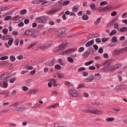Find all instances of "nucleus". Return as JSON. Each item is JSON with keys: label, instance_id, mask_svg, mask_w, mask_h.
Wrapping results in <instances>:
<instances>
[{"label": "nucleus", "instance_id": "nucleus-21", "mask_svg": "<svg viewBox=\"0 0 127 127\" xmlns=\"http://www.w3.org/2000/svg\"><path fill=\"white\" fill-rule=\"evenodd\" d=\"M90 7L91 9L93 10H95L96 9L95 5L94 4H92L90 5Z\"/></svg>", "mask_w": 127, "mask_h": 127}, {"label": "nucleus", "instance_id": "nucleus-49", "mask_svg": "<svg viewBox=\"0 0 127 127\" xmlns=\"http://www.w3.org/2000/svg\"><path fill=\"white\" fill-rule=\"evenodd\" d=\"M58 75L59 77L60 78H63L64 77V75L63 73H59Z\"/></svg>", "mask_w": 127, "mask_h": 127}, {"label": "nucleus", "instance_id": "nucleus-56", "mask_svg": "<svg viewBox=\"0 0 127 127\" xmlns=\"http://www.w3.org/2000/svg\"><path fill=\"white\" fill-rule=\"evenodd\" d=\"M23 56H22V55H20V56H17V59H18L19 60H22L23 59Z\"/></svg>", "mask_w": 127, "mask_h": 127}, {"label": "nucleus", "instance_id": "nucleus-23", "mask_svg": "<svg viewBox=\"0 0 127 127\" xmlns=\"http://www.w3.org/2000/svg\"><path fill=\"white\" fill-rule=\"evenodd\" d=\"M90 54V53L89 52H86L84 53L82 55V56L84 57V58H86L89 56Z\"/></svg>", "mask_w": 127, "mask_h": 127}, {"label": "nucleus", "instance_id": "nucleus-4", "mask_svg": "<svg viewBox=\"0 0 127 127\" xmlns=\"http://www.w3.org/2000/svg\"><path fill=\"white\" fill-rule=\"evenodd\" d=\"M27 109V108L24 106H21L18 107L16 109V110L18 111H25Z\"/></svg>", "mask_w": 127, "mask_h": 127}, {"label": "nucleus", "instance_id": "nucleus-46", "mask_svg": "<svg viewBox=\"0 0 127 127\" xmlns=\"http://www.w3.org/2000/svg\"><path fill=\"white\" fill-rule=\"evenodd\" d=\"M8 58V57L7 56H5L1 57L0 59L1 60H4L7 59Z\"/></svg>", "mask_w": 127, "mask_h": 127}, {"label": "nucleus", "instance_id": "nucleus-57", "mask_svg": "<svg viewBox=\"0 0 127 127\" xmlns=\"http://www.w3.org/2000/svg\"><path fill=\"white\" fill-rule=\"evenodd\" d=\"M98 52L100 53H101L103 52V49L102 47L100 48L98 50Z\"/></svg>", "mask_w": 127, "mask_h": 127}, {"label": "nucleus", "instance_id": "nucleus-11", "mask_svg": "<svg viewBox=\"0 0 127 127\" xmlns=\"http://www.w3.org/2000/svg\"><path fill=\"white\" fill-rule=\"evenodd\" d=\"M59 103H57L54 104V105H51L50 106H49L48 107V108H55L57 106H59Z\"/></svg>", "mask_w": 127, "mask_h": 127}, {"label": "nucleus", "instance_id": "nucleus-38", "mask_svg": "<svg viewBox=\"0 0 127 127\" xmlns=\"http://www.w3.org/2000/svg\"><path fill=\"white\" fill-rule=\"evenodd\" d=\"M116 33V31L115 30H114L112 31L111 32L109 33V35L111 36L115 34Z\"/></svg>", "mask_w": 127, "mask_h": 127}, {"label": "nucleus", "instance_id": "nucleus-36", "mask_svg": "<svg viewBox=\"0 0 127 127\" xmlns=\"http://www.w3.org/2000/svg\"><path fill=\"white\" fill-rule=\"evenodd\" d=\"M123 89V88H114L113 90L114 91H120Z\"/></svg>", "mask_w": 127, "mask_h": 127}, {"label": "nucleus", "instance_id": "nucleus-35", "mask_svg": "<svg viewBox=\"0 0 127 127\" xmlns=\"http://www.w3.org/2000/svg\"><path fill=\"white\" fill-rule=\"evenodd\" d=\"M55 67L56 69L59 70L61 69V67L59 64H58L55 66Z\"/></svg>", "mask_w": 127, "mask_h": 127}, {"label": "nucleus", "instance_id": "nucleus-31", "mask_svg": "<svg viewBox=\"0 0 127 127\" xmlns=\"http://www.w3.org/2000/svg\"><path fill=\"white\" fill-rule=\"evenodd\" d=\"M40 104L39 103L36 104L33 106V108H40Z\"/></svg>", "mask_w": 127, "mask_h": 127}, {"label": "nucleus", "instance_id": "nucleus-15", "mask_svg": "<svg viewBox=\"0 0 127 127\" xmlns=\"http://www.w3.org/2000/svg\"><path fill=\"white\" fill-rule=\"evenodd\" d=\"M58 9H55L53 10H51L50 11H48L47 12V13L48 14H52L53 13H55L57 11H59Z\"/></svg>", "mask_w": 127, "mask_h": 127}, {"label": "nucleus", "instance_id": "nucleus-58", "mask_svg": "<svg viewBox=\"0 0 127 127\" xmlns=\"http://www.w3.org/2000/svg\"><path fill=\"white\" fill-rule=\"evenodd\" d=\"M19 41V40L18 39H16L15 40V43L16 45H18Z\"/></svg>", "mask_w": 127, "mask_h": 127}, {"label": "nucleus", "instance_id": "nucleus-33", "mask_svg": "<svg viewBox=\"0 0 127 127\" xmlns=\"http://www.w3.org/2000/svg\"><path fill=\"white\" fill-rule=\"evenodd\" d=\"M78 9V8L76 7V6H75L73 7L72 11L74 12H75L77 11Z\"/></svg>", "mask_w": 127, "mask_h": 127}, {"label": "nucleus", "instance_id": "nucleus-25", "mask_svg": "<svg viewBox=\"0 0 127 127\" xmlns=\"http://www.w3.org/2000/svg\"><path fill=\"white\" fill-rule=\"evenodd\" d=\"M116 87H127V85L125 84H121L116 86Z\"/></svg>", "mask_w": 127, "mask_h": 127}, {"label": "nucleus", "instance_id": "nucleus-9", "mask_svg": "<svg viewBox=\"0 0 127 127\" xmlns=\"http://www.w3.org/2000/svg\"><path fill=\"white\" fill-rule=\"evenodd\" d=\"M66 35L65 33H63L61 34L60 35L57 36L56 37V39H60L64 37Z\"/></svg>", "mask_w": 127, "mask_h": 127}, {"label": "nucleus", "instance_id": "nucleus-30", "mask_svg": "<svg viewBox=\"0 0 127 127\" xmlns=\"http://www.w3.org/2000/svg\"><path fill=\"white\" fill-rule=\"evenodd\" d=\"M114 118H108L106 119V121L107 122H110L113 121Z\"/></svg>", "mask_w": 127, "mask_h": 127}, {"label": "nucleus", "instance_id": "nucleus-63", "mask_svg": "<svg viewBox=\"0 0 127 127\" xmlns=\"http://www.w3.org/2000/svg\"><path fill=\"white\" fill-rule=\"evenodd\" d=\"M84 48L83 47H81L79 49L78 51L79 52H81L84 50Z\"/></svg>", "mask_w": 127, "mask_h": 127}, {"label": "nucleus", "instance_id": "nucleus-24", "mask_svg": "<svg viewBox=\"0 0 127 127\" xmlns=\"http://www.w3.org/2000/svg\"><path fill=\"white\" fill-rule=\"evenodd\" d=\"M127 30V29L125 27H123L121 28L120 31L122 32H123L126 31Z\"/></svg>", "mask_w": 127, "mask_h": 127}, {"label": "nucleus", "instance_id": "nucleus-61", "mask_svg": "<svg viewBox=\"0 0 127 127\" xmlns=\"http://www.w3.org/2000/svg\"><path fill=\"white\" fill-rule=\"evenodd\" d=\"M16 79V77H14L12 78L10 80V82L11 83H14Z\"/></svg>", "mask_w": 127, "mask_h": 127}, {"label": "nucleus", "instance_id": "nucleus-3", "mask_svg": "<svg viewBox=\"0 0 127 127\" xmlns=\"http://www.w3.org/2000/svg\"><path fill=\"white\" fill-rule=\"evenodd\" d=\"M68 92L70 95L73 97H77L78 95L77 92L75 90H70Z\"/></svg>", "mask_w": 127, "mask_h": 127}, {"label": "nucleus", "instance_id": "nucleus-20", "mask_svg": "<svg viewBox=\"0 0 127 127\" xmlns=\"http://www.w3.org/2000/svg\"><path fill=\"white\" fill-rule=\"evenodd\" d=\"M70 54L69 49L68 50H67L64 51L62 53V55H64L67 54Z\"/></svg>", "mask_w": 127, "mask_h": 127}, {"label": "nucleus", "instance_id": "nucleus-62", "mask_svg": "<svg viewBox=\"0 0 127 127\" xmlns=\"http://www.w3.org/2000/svg\"><path fill=\"white\" fill-rule=\"evenodd\" d=\"M108 68L107 67V66H106V67H103L102 69V70L104 71H108Z\"/></svg>", "mask_w": 127, "mask_h": 127}, {"label": "nucleus", "instance_id": "nucleus-27", "mask_svg": "<svg viewBox=\"0 0 127 127\" xmlns=\"http://www.w3.org/2000/svg\"><path fill=\"white\" fill-rule=\"evenodd\" d=\"M51 46V44H47L44 45V48L45 49L49 48Z\"/></svg>", "mask_w": 127, "mask_h": 127}, {"label": "nucleus", "instance_id": "nucleus-13", "mask_svg": "<svg viewBox=\"0 0 127 127\" xmlns=\"http://www.w3.org/2000/svg\"><path fill=\"white\" fill-rule=\"evenodd\" d=\"M63 0H61L56 4L57 6L58 7H61L63 5Z\"/></svg>", "mask_w": 127, "mask_h": 127}, {"label": "nucleus", "instance_id": "nucleus-28", "mask_svg": "<svg viewBox=\"0 0 127 127\" xmlns=\"http://www.w3.org/2000/svg\"><path fill=\"white\" fill-rule=\"evenodd\" d=\"M68 61L70 63H73V62L74 60L71 57H68L67 58Z\"/></svg>", "mask_w": 127, "mask_h": 127}, {"label": "nucleus", "instance_id": "nucleus-17", "mask_svg": "<svg viewBox=\"0 0 127 127\" xmlns=\"http://www.w3.org/2000/svg\"><path fill=\"white\" fill-rule=\"evenodd\" d=\"M47 19L46 17L44 18L39 21V22L40 23H44L46 22Z\"/></svg>", "mask_w": 127, "mask_h": 127}, {"label": "nucleus", "instance_id": "nucleus-59", "mask_svg": "<svg viewBox=\"0 0 127 127\" xmlns=\"http://www.w3.org/2000/svg\"><path fill=\"white\" fill-rule=\"evenodd\" d=\"M85 69V68L84 67H81L78 69V71L79 72H81L82 70H84Z\"/></svg>", "mask_w": 127, "mask_h": 127}, {"label": "nucleus", "instance_id": "nucleus-26", "mask_svg": "<svg viewBox=\"0 0 127 127\" xmlns=\"http://www.w3.org/2000/svg\"><path fill=\"white\" fill-rule=\"evenodd\" d=\"M27 10L25 9L21 10L20 12V14L21 15H24L26 13Z\"/></svg>", "mask_w": 127, "mask_h": 127}, {"label": "nucleus", "instance_id": "nucleus-42", "mask_svg": "<svg viewBox=\"0 0 127 127\" xmlns=\"http://www.w3.org/2000/svg\"><path fill=\"white\" fill-rule=\"evenodd\" d=\"M110 64V62L109 61H106L103 63L102 65H106L107 66L109 65Z\"/></svg>", "mask_w": 127, "mask_h": 127}, {"label": "nucleus", "instance_id": "nucleus-5", "mask_svg": "<svg viewBox=\"0 0 127 127\" xmlns=\"http://www.w3.org/2000/svg\"><path fill=\"white\" fill-rule=\"evenodd\" d=\"M56 81L54 79H52L51 81L48 84V86L49 87H51L52 85L54 84V86H57L58 85L56 84Z\"/></svg>", "mask_w": 127, "mask_h": 127}, {"label": "nucleus", "instance_id": "nucleus-45", "mask_svg": "<svg viewBox=\"0 0 127 127\" xmlns=\"http://www.w3.org/2000/svg\"><path fill=\"white\" fill-rule=\"evenodd\" d=\"M109 39V38H103L102 39V41L103 42H105L107 41H108Z\"/></svg>", "mask_w": 127, "mask_h": 127}, {"label": "nucleus", "instance_id": "nucleus-37", "mask_svg": "<svg viewBox=\"0 0 127 127\" xmlns=\"http://www.w3.org/2000/svg\"><path fill=\"white\" fill-rule=\"evenodd\" d=\"M82 18L84 20H86L88 19L89 17L86 15H84L83 16Z\"/></svg>", "mask_w": 127, "mask_h": 127}, {"label": "nucleus", "instance_id": "nucleus-53", "mask_svg": "<svg viewBox=\"0 0 127 127\" xmlns=\"http://www.w3.org/2000/svg\"><path fill=\"white\" fill-rule=\"evenodd\" d=\"M11 16H7L5 18V19L6 20H8L11 19Z\"/></svg>", "mask_w": 127, "mask_h": 127}, {"label": "nucleus", "instance_id": "nucleus-40", "mask_svg": "<svg viewBox=\"0 0 127 127\" xmlns=\"http://www.w3.org/2000/svg\"><path fill=\"white\" fill-rule=\"evenodd\" d=\"M64 84L65 85H67L68 86L71 85V87H73V85H71V83L68 81H65L64 83Z\"/></svg>", "mask_w": 127, "mask_h": 127}, {"label": "nucleus", "instance_id": "nucleus-51", "mask_svg": "<svg viewBox=\"0 0 127 127\" xmlns=\"http://www.w3.org/2000/svg\"><path fill=\"white\" fill-rule=\"evenodd\" d=\"M32 3L33 4L38 3H39V2L38 0H36L32 1Z\"/></svg>", "mask_w": 127, "mask_h": 127}, {"label": "nucleus", "instance_id": "nucleus-14", "mask_svg": "<svg viewBox=\"0 0 127 127\" xmlns=\"http://www.w3.org/2000/svg\"><path fill=\"white\" fill-rule=\"evenodd\" d=\"M31 32V31L29 29H28L25 32L24 34L28 35H30L32 34V33Z\"/></svg>", "mask_w": 127, "mask_h": 127}, {"label": "nucleus", "instance_id": "nucleus-34", "mask_svg": "<svg viewBox=\"0 0 127 127\" xmlns=\"http://www.w3.org/2000/svg\"><path fill=\"white\" fill-rule=\"evenodd\" d=\"M54 60H52L49 64V66H52L54 65Z\"/></svg>", "mask_w": 127, "mask_h": 127}, {"label": "nucleus", "instance_id": "nucleus-55", "mask_svg": "<svg viewBox=\"0 0 127 127\" xmlns=\"http://www.w3.org/2000/svg\"><path fill=\"white\" fill-rule=\"evenodd\" d=\"M117 12L115 11H113L111 14L112 16H114L117 14Z\"/></svg>", "mask_w": 127, "mask_h": 127}, {"label": "nucleus", "instance_id": "nucleus-29", "mask_svg": "<svg viewBox=\"0 0 127 127\" xmlns=\"http://www.w3.org/2000/svg\"><path fill=\"white\" fill-rule=\"evenodd\" d=\"M100 20L101 18H98L95 22V24L96 25H97L99 23L100 21Z\"/></svg>", "mask_w": 127, "mask_h": 127}, {"label": "nucleus", "instance_id": "nucleus-1", "mask_svg": "<svg viewBox=\"0 0 127 127\" xmlns=\"http://www.w3.org/2000/svg\"><path fill=\"white\" fill-rule=\"evenodd\" d=\"M83 111L86 113H90L93 114L101 115L103 114V112L98 111L95 110H93V109H90L88 108L84 109Z\"/></svg>", "mask_w": 127, "mask_h": 127}, {"label": "nucleus", "instance_id": "nucleus-19", "mask_svg": "<svg viewBox=\"0 0 127 127\" xmlns=\"http://www.w3.org/2000/svg\"><path fill=\"white\" fill-rule=\"evenodd\" d=\"M107 67L108 68V71H114V69L112 66L109 65L108 66H107Z\"/></svg>", "mask_w": 127, "mask_h": 127}, {"label": "nucleus", "instance_id": "nucleus-10", "mask_svg": "<svg viewBox=\"0 0 127 127\" xmlns=\"http://www.w3.org/2000/svg\"><path fill=\"white\" fill-rule=\"evenodd\" d=\"M94 43V40L92 39L91 41H88L86 44V47H88L90 45H92Z\"/></svg>", "mask_w": 127, "mask_h": 127}, {"label": "nucleus", "instance_id": "nucleus-6", "mask_svg": "<svg viewBox=\"0 0 127 127\" xmlns=\"http://www.w3.org/2000/svg\"><path fill=\"white\" fill-rule=\"evenodd\" d=\"M121 52L120 49L115 50L113 52V55L114 57H118L120 53Z\"/></svg>", "mask_w": 127, "mask_h": 127}, {"label": "nucleus", "instance_id": "nucleus-52", "mask_svg": "<svg viewBox=\"0 0 127 127\" xmlns=\"http://www.w3.org/2000/svg\"><path fill=\"white\" fill-rule=\"evenodd\" d=\"M89 69L90 70H94L95 69V68L94 66H91L89 67Z\"/></svg>", "mask_w": 127, "mask_h": 127}, {"label": "nucleus", "instance_id": "nucleus-22", "mask_svg": "<svg viewBox=\"0 0 127 127\" xmlns=\"http://www.w3.org/2000/svg\"><path fill=\"white\" fill-rule=\"evenodd\" d=\"M68 42H66V41H63V43L62 45H60V47L61 46H64V48L66 47L67 45Z\"/></svg>", "mask_w": 127, "mask_h": 127}, {"label": "nucleus", "instance_id": "nucleus-2", "mask_svg": "<svg viewBox=\"0 0 127 127\" xmlns=\"http://www.w3.org/2000/svg\"><path fill=\"white\" fill-rule=\"evenodd\" d=\"M38 89L36 88H32L28 92V94L30 95L31 94H34L38 92Z\"/></svg>", "mask_w": 127, "mask_h": 127}, {"label": "nucleus", "instance_id": "nucleus-50", "mask_svg": "<svg viewBox=\"0 0 127 127\" xmlns=\"http://www.w3.org/2000/svg\"><path fill=\"white\" fill-rule=\"evenodd\" d=\"M120 51H121V52H123L124 51H127V47H125V48H123L122 49H120Z\"/></svg>", "mask_w": 127, "mask_h": 127}, {"label": "nucleus", "instance_id": "nucleus-64", "mask_svg": "<svg viewBox=\"0 0 127 127\" xmlns=\"http://www.w3.org/2000/svg\"><path fill=\"white\" fill-rule=\"evenodd\" d=\"M93 47L95 50H97L98 49V47L95 44L93 46Z\"/></svg>", "mask_w": 127, "mask_h": 127}, {"label": "nucleus", "instance_id": "nucleus-48", "mask_svg": "<svg viewBox=\"0 0 127 127\" xmlns=\"http://www.w3.org/2000/svg\"><path fill=\"white\" fill-rule=\"evenodd\" d=\"M70 2L69 1H66L63 2V5H66L68 4Z\"/></svg>", "mask_w": 127, "mask_h": 127}, {"label": "nucleus", "instance_id": "nucleus-60", "mask_svg": "<svg viewBox=\"0 0 127 127\" xmlns=\"http://www.w3.org/2000/svg\"><path fill=\"white\" fill-rule=\"evenodd\" d=\"M83 95L85 97H87L88 96L89 94L87 93L84 92L83 93Z\"/></svg>", "mask_w": 127, "mask_h": 127}, {"label": "nucleus", "instance_id": "nucleus-8", "mask_svg": "<svg viewBox=\"0 0 127 127\" xmlns=\"http://www.w3.org/2000/svg\"><path fill=\"white\" fill-rule=\"evenodd\" d=\"M101 78V76L100 74L98 73L95 74L93 77V79L95 80H97L100 79Z\"/></svg>", "mask_w": 127, "mask_h": 127}, {"label": "nucleus", "instance_id": "nucleus-41", "mask_svg": "<svg viewBox=\"0 0 127 127\" xmlns=\"http://www.w3.org/2000/svg\"><path fill=\"white\" fill-rule=\"evenodd\" d=\"M10 59L12 62H14L15 60V57L14 56H10Z\"/></svg>", "mask_w": 127, "mask_h": 127}, {"label": "nucleus", "instance_id": "nucleus-44", "mask_svg": "<svg viewBox=\"0 0 127 127\" xmlns=\"http://www.w3.org/2000/svg\"><path fill=\"white\" fill-rule=\"evenodd\" d=\"M108 2L107 1H104L101 2L100 3V6H102L104 5L107 4Z\"/></svg>", "mask_w": 127, "mask_h": 127}, {"label": "nucleus", "instance_id": "nucleus-12", "mask_svg": "<svg viewBox=\"0 0 127 127\" xmlns=\"http://www.w3.org/2000/svg\"><path fill=\"white\" fill-rule=\"evenodd\" d=\"M19 103L18 102H16L12 104L11 106L13 107V108H15V109L16 108H17L19 105Z\"/></svg>", "mask_w": 127, "mask_h": 127}, {"label": "nucleus", "instance_id": "nucleus-18", "mask_svg": "<svg viewBox=\"0 0 127 127\" xmlns=\"http://www.w3.org/2000/svg\"><path fill=\"white\" fill-rule=\"evenodd\" d=\"M66 29L64 28H62L60 29L58 31L59 33L60 34L62 33H63L66 31Z\"/></svg>", "mask_w": 127, "mask_h": 127}, {"label": "nucleus", "instance_id": "nucleus-47", "mask_svg": "<svg viewBox=\"0 0 127 127\" xmlns=\"http://www.w3.org/2000/svg\"><path fill=\"white\" fill-rule=\"evenodd\" d=\"M8 31V30L7 29H5L2 30L3 32L5 34H6L7 33Z\"/></svg>", "mask_w": 127, "mask_h": 127}, {"label": "nucleus", "instance_id": "nucleus-39", "mask_svg": "<svg viewBox=\"0 0 127 127\" xmlns=\"http://www.w3.org/2000/svg\"><path fill=\"white\" fill-rule=\"evenodd\" d=\"M13 42V39L12 38H11V39L8 42V44L10 45H11Z\"/></svg>", "mask_w": 127, "mask_h": 127}, {"label": "nucleus", "instance_id": "nucleus-16", "mask_svg": "<svg viewBox=\"0 0 127 127\" xmlns=\"http://www.w3.org/2000/svg\"><path fill=\"white\" fill-rule=\"evenodd\" d=\"M121 66V64H116L115 65L114 67H113V69H114V71L115 69L120 67Z\"/></svg>", "mask_w": 127, "mask_h": 127}, {"label": "nucleus", "instance_id": "nucleus-43", "mask_svg": "<svg viewBox=\"0 0 127 127\" xmlns=\"http://www.w3.org/2000/svg\"><path fill=\"white\" fill-rule=\"evenodd\" d=\"M112 40L114 42H116L117 41L116 37L115 36L113 37L112 38Z\"/></svg>", "mask_w": 127, "mask_h": 127}, {"label": "nucleus", "instance_id": "nucleus-7", "mask_svg": "<svg viewBox=\"0 0 127 127\" xmlns=\"http://www.w3.org/2000/svg\"><path fill=\"white\" fill-rule=\"evenodd\" d=\"M111 9V7L107 5L104 8H102V11L103 12H106L110 10Z\"/></svg>", "mask_w": 127, "mask_h": 127}, {"label": "nucleus", "instance_id": "nucleus-54", "mask_svg": "<svg viewBox=\"0 0 127 127\" xmlns=\"http://www.w3.org/2000/svg\"><path fill=\"white\" fill-rule=\"evenodd\" d=\"M112 109L115 111L116 112H118L120 110V109L119 108H113Z\"/></svg>", "mask_w": 127, "mask_h": 127}, {"label": "nucleus", "instance_id": "nucleus-32", "mask_svg": "<svg viewBox=\"0 0 127 127\" xmlns=\"http://www.w3.org/2000/svg\"><path fill=\"white\" fill-rule=\"evenodd\" d=\"M94 61H91L88 62H87L85 63V64L86 66H88L93 63Z\"/></svg>", "mask_w": 127, "mask_h": 127}]
</instances>
